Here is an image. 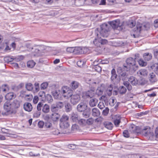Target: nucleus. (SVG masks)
<instances>
[{
	"label": "nucleus",
	"instance_id": "f257e3e1",
	"mask_svg": "<svg viewBox=\"0 0 158 158\" xmlns=\"http://www.w3.org/2000/svg\"><path fill=\"white\" fill-rule=\"evenodd\" d=\"M98 31H97L99 34L103 37H107L108 35V32L110 30L109 26L107 24L104 23L100 26V28H97Z\"/></svg>",
	"mask_w": 158,
	"mask_h": 158
},
{
	"label": "nucleus",
	"instance_id": "f03ea898",
	"mask_svg": "<svg viewBox=\"0 0 158 158\" xmlns=\"http://www.w3.org/2000/svg\"><path fill=\"white\" fill-rule=\"evenodd\" d=\"M128 81H124L123 84L127 87L128 91L131 90L132 88V86L130 83L133 86L137 85L138 83L137 79L133 76H131L129 78Z\"/></svg>",
	"mask_w": 158,
	"mask_h": 158
},
{
	"label": "nucleus",
	"instance_id": "7ed1b4c3",
	"mask_svg": "<svg viewBox=\"0 0 158 158\" xmlns=\"http://www.w3.org/2000/svg\"><path fill=\"white\" fill-rule=\"evenodd\" d=\"M60 125L62 129L68 128L69 126V117L68 116L64 114L60 119Z\"/></svg>",
	"mask_w": 158,
	"mask_h": 158
},
{
	"label": "nucleus",
	"instance_id": "20e7f679",
	"mask_svg": "<svg viewBox=\"0 0 158 158\" xmlns=\"http://www.w3.org/2000/svg\"><path fill=\"white\" fill-rule=\"evenodd\" d=\"M126 62L128 66H130V68L134 71H135L138 68V65L137 64L136 61L133 58L130 57L127 58L126 60Z\"/></svg>",
	"mask_w": 158,
	"mask_h": 158
},
{
	"label": "nucleus",
	"instance_id": "39448f33",
	"mask_svg": "<svg viewBox=\"0 0 158 158\" xmlns=\"http://www.w3.org/2000/svg\"><path fill=\"white\" fill-rule=\"evenodd\" d=\"M3 107L8 114H15L16 113L15 110H13L11 103L9 101H6L4 103Z\"/></svg>",
	"mask_w": 158,
	"mask_h": 158
},
{
	"label": "nucleus",
	"instance_id": "423d86ee",
	"mask_svg": "<svg viewBox=\"0 0 158 158\" xmlns=\"http://www.w3.org/2000/svg\"><path fill=\"white\" fill-rule=\"evenodd\" d=\"M135 28H134V30L138 35H139L142 30H148L149 28V25L147 24L143 26L142 24H137Z\"/></svg>",
	"mask_w": 158,
	"mask_h": 158
},
{
	"label": "nucleus",
	"instance_id": "0eeeda50",
	"mask_svg": "<svg viewBox=\"0 0 158 158\" xmlns=\"http://www.w3.org/2000/svg\"><path fill=\"white\" fill-rule=\"evenodd\" d=\"M81 99L80 96L78 94L72 95L71 96L70 102L73 105L77 104L79 102Z\"/></svg>",
	"mask_w": 158,
	"mask_h": 158
},
{
	"label": "nucleus",
	"instance_id": "6e6552de",
	"mask_svg": "<svg viewBox=\"0 0 158 158\" xmlns=\"http://www.w3.org/2000/svg\"><path fill=\"white\" fill-rule=\"evenodd\" d=\"M81 48L80 47H69L66 49L67 52L69 53H73L74 54L80 53L81 52Z\"/></svg>",
	"mask_w": 158,
	"mask_h": 158
},
{
	"label": "nucleus",
	"instance_id": "1a4fd4ad",
	"mask_svg": "<svg viewBox=\"0 0 158 158\" xmlns=\"http://www.w3.org/2000/svg\"><path fill=\"white\" fill-rule=\"evenodd\" d=\"M109 24L112 28L114 29H117L118 27H120L121 24L120 23V20L117 19L112 22H109Z\"/></svg>",
	"mask_w": 158,
	"mask_h": 158
},
{
	"label": "nucleus",
	"instance_id": "9d476101",
	"mask_svg": "<svg viewBox=\"0 0 158 158\" xmlns=\"http://www.w3.org/2000/svg\"><path fill=\"white\" fill-rule=\"evenodd\" d=\"M87 106L85 102H80L77 106V109L78 111L82 112L84 111L86 109Z\"/></svg>",
	"mask_w": 158,
	"mask_h": 158
},
{
	"label": "nucleus",
	"instance_id": "9b49d317",
	"mask_svg": "<svg viewBox=\"0 0 158 158\" xmlns=\"http://www.w3.org/2000/svg\"><path fill=\"white\" fill-rule=\"evenodd\" d=\"M98 31V29H97L95 31V34L97 35V37H96L95 39L93 41L94 44L96 47H100L101 45V43L100 42V37H99V34L97 31Z\"/></svg>",
	"mask_w": 158,
	"mask_h": 158
},
{
	"label": "nucleus",
	"instance_id": "f8f14e48",
	"mask_svg": "<svg viewBox=\"0 0 158 158\" xmlns=\"http://www.w3.org/2000/svg\"><path fill=\"white\" fill-rule=\"evenodd\" d=\"M94 95L93 91L90 90L84 92L82 94V97L85 99L87 98H91Z\"/></svg>",
	"mask_w": 158,
	"mask_h": 158
},
{
	"label": "nucleus",
	"instance_id": "ddd939ff",
	"mask_svg": "<svg viewBox=\"0 0 158 158\" xmlns=\"http://www.w3.org/2000/svg\"><path fill=\"white\" fill-rule=\"evenodd\" d=\"M20 102L17 100H15L11 103L12 108L13 110L15 109H17L19 108L20 106Z\"/></svg>",
	"mask_w": 158,
	"mask_h": 158
},
{
	"label": "nucleus",
	"instance_id": "4468645a",
	"mask_svg": "<svg viewBox=\"0 0 158 158\" xmlns=\"http://www.w3.org/2000/svg\"><path fill=\"white\" fill-rule=\"evenodd\" d=\"M51 118L53 122H56L58 121L60 117V115L57 113H54L51 115Z\"/></svg>",
	"mask_w": 158,
	"mask_h": 158
},
{
	"label": "nucleus",
	"instance_id": "2eb2a0df",
	"mask_svg": "<svg viewBox=\"0 0 158 158\" xmlns=\"http://www.w3.org/2000/svg\"><path fill=\"white\" fill-rule=\"evenodd\" d=\"M150 67L158 75V63H152L150 64Z\"/></svg>",
	"mask_w": 158,
	"mask_h": 158
},
{
	"label": "nucleus",
	"instance_id": "dca6fc26",
	"mask_svg": "<svg viewBox=\"0 0 158 158\" xmlns=\"http://www.w3.org/2000/svg\"><path fill=\"white\" fill-rule=\"evenodd\" d=\"M24 109L28 112L31 111L32 109V106L31 104L29 102L25 103L23 105Z\"/></svg>",
	"mask_w": 158,
	"mask_h": 158
},
{
	"label": "nucleus",
	"instance_id": "f3484780",
	"mask_svg": "<svg viewBox=\"0 0 158 158\" xmlns=\"http://www.w3.org/2000/svg\"><path fill=\"white\" fill-rule=\"evenodd\" d=\"M52 95L55 99H59L61 98V95L59 90H55L53 91L52 92Z\"/></svg>",
	"mask_w": 158,
	"mask_h": 158
},
{
	"label": "nucleus",
	"instance_id": "a211bd4d",
	"mask_svg": "<svg viewBox=\"0 0 158 158\" xmlns=\"http://www.w3.org/2000/svg\"><path fill=\"white\" fill-rule=\"evenodd\" d=\"M152 55L151 53L149 52H147L143 54V58L145 61H148L152 59Z\"/></svg>",
	"mask_w": 158,
	"mask_h": 158
},
{
	"label": "nucleus",
	"instance_id": "6ab92c4d",
	"mask_svg": "<svg viewBox=\"0 0 158 158\" xmlns=\"http://www.w3.org/2000/svg\"><path fill=\"white\" fill-rule=\"evenodd\" d=\"M148 73V72L145 69H141L137 72L138 75L139 76H146L147 75Z\"/></svg>",
	"mask_w": 158,
	"mask_h": 158
},
{
	"label": "nucleus",
	"instance_id": "aec40b11",
	"mask_svg": "<svg viewBox=\"0 0 158 158\" xmlns=\"http://www.w3.org/2000/svg\"><path fill=\"white\" fill-rule=\"evenodd\" d=\"M92 114L94 117H98L100 115V113L97 108H94L92 110Z\"/></svg>",
	"mask_w": 158,
	"mask_h": 158
},
{
	"label": "nucleus",
	"instance_id": "412c9836",
	"mask_svg": "<svg viewBox=\"0 0 158 158\" xmlns=\"http://www.w3.org/2000/svg\"><path fill=\"white\" fill-rule=\"evenodd\" d=\"M16 95L13 92H10L7 94L5 96L6 99L8 100H11L13 98H15Z\"/></svg>",
	"mask_w": 158,
	"mask_h": 158
},
{
	"label": "nucleus",
	"instance_id": "4be33fe9",
	"mask_svg": "<svg viewBox=\"0 0 158 158\" xmlns=\"http://www.w3.org/2000/svg\"><path fill=\"white\" fill-rule=\"evenodd\" d=\"M98 100L95 98H91L89 102V104L90 106L94 107L97 105Z\"/></svg>",
	"mask_w": 158,
	"mask_h": 158
},
{
	"label": "nucleus",
	"instance_id": "5701e85b",
	"mask_svg": "<svg viewBox=\"0 0 158 158\" xmlns=\"http://www.w3.org/2000/svg\"><path fill=\"white\" fill-rule=\"evenodd\" d=\"M149 79L151 82L153 83L157 81L155 75L153 73H150L149 75Z\"/></svg>",
	"mask_w": 158,
	"mask_h": 158
},
{
	"label": "nucleus",
	"instance_id": "b1692460",
	"mask_svg": "<svg viewBox=\"0 0 158 158\" xmlns=\"http://www.w3.org/2000/svg\"><path fill=\"white\" fill-rule=\"evenodd\" d=\"M111 79L113 82L117 78V75L116 73V71L114 69H113L111 71Z\"/></svg>",
	"mask_w": 158,
	"mask_h": 158
},
{
	"label": "nucleus",
	"instance_id": "393cba45",
	"mask_svg": "<svg viewBox=\"0 0 158 158\" xmlns=\"http://www.w3.org/2000/svg\"><path fill=\"white\" fill-rule=\"evenodd\" d=\"M116 118L114 120V123L115 126L118 127L119 126L120 123L121 117L119 115H117L116 116Z\"/></svg>",
	"mask_w": 158,
	"mask_h": 158
},
{
	"label": "nucleus",
	"instance_id": "a878e982",
	"mask_svg": "<svg viewBox=\"0 0 158 158\" xmlns=\"http://www.w3.org/2000/svg\"><path fill=\"white\" fill-rule=\"evenodd\" d=\"M105 127L109 130H111L113 127V125L112 123L110 122H105L104 123Z\"/></svg>",
	"mask_w": 158,
	"mask_h": 158
},
{
	"label": "nucleus",
	"instance_id": "bb28decb",
	"mask_svg": "<svg viewBox=\"0 0 158 158\" xmlns=\"http://www.w3.org/2000/svg\"><path fill=\"white\" fill-rule=\"evenodd\" d=\"M42 110L43 112L44 113H48L50 110L49 106L46 104L44 105Z\"/></svg>",
	"mask_w": 158,
	"mask_h": 158
},
{
	"label": "nucleus",
	"instance_id": "cd10ccee",
	"mask_svg": "<svg viewBox=\"0 0 158 158\" xmlns=\"http://www.w3.org/2000/svg\"><path fill=\"white\" fill-rule=\"evenodd\" d=\"M138 127L134 124L131 125L129 127L130 131L133 133L137 132V129Z\"/></svg>",
	"mask_w": 158,
	"mask_h": 158
},
{
	"label": "nucleus",
	"instance_id": "c85d7f7f",
	"mask_svg": "<svg viewBox=\"0 0 158 158\" xmlns=\"http://www.w3.org/2000/svg\"><path fill=\"white\" fill-rule=\"evenodd\" d=\"M118 90L120 94H125L127 91L126 88L123 86L119 87Z\"/></svg>",
	"mask_w": 158,
	"mask_h": 158
},
{
	"label": "nucleus",
	"instance_id": "c756f323",
	"mask_svg": "<svg viewBox=\"0 0 158 158\" xmlns=\"http://www.w3.org/2000/svg\"><path fill=\"white\" fill-rule=\"evenodd\" d=\"M65 110L66 112H69L72 110V107L71 105L69 103L67 102L65 105Z\"/></svg>",
	"mask_w": 158,
	"mask_h": 158
},
{
	"label": "nucleus",
	"instance_id": "7c9ffc66",
	"mask_svg": "<svg viewBox=\"0 0 158 158\" xmlns=\"http://www.w3.org/2000/svg\"><path fill=\"white\" fill-rule=\"evenodd\" d=\"M51 110L52 112L57 111L59 110L56 104H53L51 105L50 107Z\"/></svg>",
	"mask_w": 158,
	"mask_h": 158
},
{
	"label": "nucleus",
	"instance_id": "2f4dec72",
	"mask_svg": "<svg viewBox=\"0 0 158 158\" xmlns=\"http://www.w3.org/2000/svg\"><path fill=\"white\" fill-rule=\"evenodd\" d=\"M78 117V116L77 114L73 113L72 114L71 118L73 121L77 122L79 120Z\"/></svg>",
	"mask_w": 158,
	"mask_h": 158
},
{
	"label": "nucleus",
	"instance_id": "473e14b6",
	"mask_svg": "<svg viewBox=\"0 0 158 158\" xmlns=\"http://www.w3.org/2000/svg\"><path fill=\"white\" fill-rule=\"evenodd\" d=\"M45 99L49 103L52 102L53 101L52 96L49 94H47L45 96Z\"/></svg>",
	"mask_w": 158,
	"mask_h": 158
},
{
	"label": "nucleus",
	"instance_id": "72a5a7b5",
	"mask_svg": "<svg viewBox=\"0 0 158 158\" xmlns=\"http://www.w3.org/2000/svg\"><path fill=\"white\" fill-rule=\"evenodd\" d=\"M35 63L33 60H30L27 62V66L30 68H32L35 65Z\"/></svg>",
	"mask_w": 158,
	"mask_h": 158
},
{
	"label": "nucleus",
	"instance_id": "f704fd0d",
	"mask_svg": "<svg viewBox=\"0 0 158 158\" xmlns=\"http://www.w3.org/2000/svg\"><path fill=\"white\" fill-rule=\"evenodd\" d=\"M25 87L27 89L28 91L32 90L33 89V85L31 83H28L26 84Z\"/></svg>",
	"mask_w": 158,
	"mask_h": 158
},
{
	"label": "nucleus",
	"instance_id": "c9c22d12",
	"mask_svg": "<svg viewBox=\"0 0 158 158\" xmlns=\"http://www.w3.org/2000/svg\"><path fill=\"white\" fill-rule=\"evenodd\" d=\"M121 77L120 78L123 80H125L126 79L128 76V75L125 72H122L120 74Z\"/></svg>",
	"mask_w": 158,
	"mask_h": 158
},
{
	"label": "nucleus",
	"instance_id": "e433bc0d",
	"mask_svg": "<svg viewBox=\"0 0 158 158\" xmlns=\"http://www.w3.org/2000/svg\"><path fill=\"white\" fill-rule=\"evenodd\" d=\"M77 122L80 125L82 126H85L86 125V120L84 119H79Z\"/></svg>",
	"mask_w": 158,
	"mask_h": 158
},
{
	"label": "nucleus",
	"instance_id": "4c0bfd02",
	"mask_svg": "<svg viewBox=\"0 0 158 158\" xmlns=\"http://www.w3.org/2000/svg\"><path fill=\"white\" fill-rule=\"evenodd\" d=\"M142 132L145 135H148L150 133L149 129L147 127H145L142 130Z\"/></svg>",
	"mask_w": 158,
	"mask_h": 158
},
{
	"label": "nucleus",
	"instance_id": "58836bf2",
	"mask_svg": "<svg viewBox=\"0 0 158 158\" xmlns=\"http://www.w3.org/2000/svg\"><path fill=\"white\" fill-rule=\"evenodd\" d=\"M48 85L47 82H44L42 83L40 85V88L41 89L44 90L47 88Z\"/></svg>",
	"mask_w": 158,
	"mask_h": 158
},
{
	"label": "nucleus",
	"instance_id": "ea45409f",
	"mask_svg": "<svg viewBox=\"0 0 158 158\" xmlns=\"http://www.w3.org/2000/svg\"><path fill=\"white\" fill-rule=\"evenodd\" d=\"M68 89L67 87H64L62 89V93L63 96L64 97H66V92H67Z\"/></svg>",
	"mask_w": 158,
	"mask_h": 158
},
{
	"label": "nucleus",
	"instance_id": "a19ab883",
	"mask_svg": "<svg viewBox=\"0 0 158 158\" xmlns=\"http://www.w3.org/2000/svg\"><path fill=\"white\" fill-rule=\"evenodd\" d=\"M44 104L42 102H39L38 104L37 109L38 111H41L42 109V107L44 106Z\"/></svg>",
	"mask_w": 158,
	"mask_h": 158
},
{
	"label": "nucleus",
	"instance_id": "79ce46f5",
	"mask_svg": "<svg viewBox=\"0 0 158 158\" xmlns=\"http://www.w3.org/2000/svg\"><path fill=\"white\" fill-rule=\"evenodd\" d=\"M94 122V119L92 118H90L86 120V124L90 125L93 124Z\"/></svg>",
	"mask_w": 158,
	"mask_h": 158
},
{
	"label": "nucleus",
	"instance_id": "37998d69",
	"mask_svg": "<svg viewBox=\"0 0 158 158\" xmlns=\"http://www.w3.org/2000/svg\"><path fill=\"white\" fill-rule=\"evenodd\" d=\"M138 62L139 65L142 66H145L147 65V63L141 59L138 60Z\"/></svg>",
	"mask_w": 158,
	"mask_h": 158
},
{
	"label": "nucleus",
	"instance_id": "c03bdc74",
	"mask_svg": "<svg viewBox=\"0 0 158 158\" xmlns=\"http://www.w3.org/2000/svg\"><path fill=\"white\" fill-rule=\"evenodd\" d=\"M59 109H60L62 108L64 104L63 103L61 102H58L56 103Z\"/></svg>",
	"mask_w": 158,
	"mask_h": 158
},
{
	"label": "nucleus",
	"instance_id": "a18cd8bd",
	"mask_svg": "<svg viewBox=\"0 0 158 158\" xmlns=\"http://www.w3.org/2000/svg\"><path fill=\"white\" fill-rule=\"evenodd\" d=\"M72 88L73 89H75L77 88L78 86V83L77 82L73 81L71 84Z\"/></svg>",
	"mask_w": 158,
	"mask_h": 158
},
{
	"label": "nucleus",
	"instance_id": "49530a36",
	"mask_svg": "<svg viewBox=\"0 0 158 158\" xmlns=\"http://www.w3.org/2000/svg\"><path fill=\"white\" fill-rule=\"evenodd\" d=\"M94 69L96 71L98 72H100L102 71L101 67L98 65L94 66Z\"/></svg>",
	"mask_w": 158,
	"mask_h": 158
},
{
	"label": "nucleus",
	"instance_id": "de8ad7c7",
	"mask_svg": "<svg viewBox=\"0 0 158 158\" xmlns=\"http://www.w3.org/2000/svg\"><path fill=\"white\" fill-rule=\"evenodd\" d=\"M77 65L80 67H82L83 66V65L85 64V62L81 60H79L77 63Z\"/></svg>",
	"mask_w": 158,
	"mask_h": 158
},
{
	"label": "nucleus",
	"instance_id": "09e8293b",
	"mask_svg": "<svg viewBox=\"0 0 158 158\" xmlns=\"http://www.w3.org/2000/svg\"><path fill=\"white\" fill-rule=\"evenodd\" d=\"M103 91L102 89L100 88H98L96 90V92L98 95H100L102 94Z\"/></svg>",
	"mask_w": 158,
	"mask_h": 158
},
{
	"label": "nucleus",
	"instance_id": "8fccbe9b",
	"mask_svg": "<svg viewBox=\"0 0 158 158\" xmlns=\"http://www.w3.org/2000/svg\"><path fill=\"white\" fill-rule=\"evenodd\" d=\"M101 99L103 100L105 103H107L109 100V98H107L106 96H102L101 97Z\"/></svg>",
	"mask_w": 158,
	"mask_h": 158
},
{
	"label": "nucleus",
	"instance_id": "3c124183",
	"mask_svg": "<svg viewBox=\"0 0 158 158\" xmlns=\"http://www.w3.org/2000/svg\"><path fill=\"white\" fill-rule=\"evenodd\" d=\"M33 98V96L32 95L27 94L26 95V99L29 101H30Z\"/></svg>",
	"mask_w": 158,
	"mask_h": 158
},
{
	"label": "nucleus",
	"instance_id": "603ef678",
	"mask_svg": "<svg viewBox=\"0 0 158 158\" xmlns=\"http://www.w3.org/2000/svg\"><path fill=\"white\" fill-rule=\"evenodd\" d=\"M34 86L36 91V92L40 90L39 83L38 82H35L34 84Z\"/></svg>",
	"mask_w": 158,
	"mask_h": 158
},
{
	"label": "nucleus",
	"instance_id": "864d4df0",
	"mask_svg": "<svg viewBox=\"0 0 158 158\" xmlns=\"http://www.w3.org/2000/svg\"><path fill=\"white\" fill-rule=\"evenodd\" d=\"M123 136L125 137L128 138L129 137V135L128 131L127 130H126L123 131Z\"/></svg>",
	"mask_w": 158,
	"mask_h": 158
},
{
	"label": "nucleus",
	"instance_id": "5fc2aeb1",
	"mask_svg": "<svg viewBox=\"0 0 158 158\" xmlns=\"http://www.w3.org/2000/svg\"><path fill=\"white\" fill-rule=\"evenodd\" d=\"M44 125V123L43 121H40L38 124V127L40 128H42Z\"/></svg>",
	"mask_w": 158,
	"mask_h": 158
},
{
	"label": "nucleus",
	"instance_id": "6e6d98bb",
	"mask_svg": "<svg viewBox=\"0 0 158 158\" xmlns=\"http://www.w3.org/2000/svg\"><path fill=\"white\" fill-rule=\"evenodd\" d=\"M72 91L71 90L68 89L67 92H66V97L67 98H69V97H71V96L72 95Z\"/></svg>",
	"mask_w": 158,
	"mask_h": 158
},
{
	"label": "nucleus",
	"instance_id": "4d7b16f0",
	"mask_svg": "<svg viewBox=\"0 0 158 158\" xmlns=\"http://www.w3.org/2000/svg\"><path fill=\"white\" fill-rule=\"evenodd\" d=\"M98 106L100 109H102L104 108L105 106L103 102H100L98 105Z\"/></svg>",
	"mask_w": 158,
	"mask_h": 158
},
{
	"label": "nucleus",
	"instance_id": "13d9d810",
	"mask_svg": "<svg viewBox=\"0 0 158 158\" xmlns=\"http://www.w3.org/2000/svg\"><path fill=\"white\" fill-rule=\"evenodd\" d=\"M100 43H101V45L102 44H104L106 43L107 42V41L105 39H103L101 38L100 37Z\"/></svg>",
	"mask_w": 158,
	"mask_h": 158
},
{
	"label": "nucleus",
	"instance_id": "bf43d9fd",
	"mask_svg": "<svg viewBox=\"0 0 158 158\" xmlns=\"http://www.w3.org/2000/svg\"><path fill=\"white\" fill-rule=\"evenodd\" d=\"M109 109L107 107H106L105 109L103 111V114L105 115H107L109 112Z\"/></svg>",
	"mask_w": 158,
	"mask_h": 158
},
{
	"label": "nucleus",
	"instance_id": "052dcab7",
	"mask_svg": "<svg viewBox=\"0 0 158 158\" xmlns=\"http://www.w3.org/2000/svg\"><path fill=\"white\" fill-rule=\"evenodd\" d=\"M40 112L39 111L35 112L34 114V116L35 117L38 118L40 115Z\"/></svg>",
	"mask_w": 158,
	"mask_h": 158
},
{
	"label": "nucleus",
	"instance_id": "680f3d73",
	"mask_svg": "<svg viewBox=\"0 0 158 158\" xmlns=\"http://www.w3.org/2000/svg\"><path fill=\"white\" fill-rule=\"evenodd\" d=\"M89 114V111H84L83 113V115L84 117L87 118L88 117Z\"/></svg>",
	"mask_w": 158,
	"mask_h": 158
},
{
	"label": "nucleus",
	"instance_id": "e2e57ef3",
	"mask_svg": "<svg viewBox=\"0 0 158 158\" xmlns=\"http://www.w3.org/2000/svg\"><path fill=\"white\" fill-rule=\"evenodd\" d=\"M39 100L38 97L37 96H34L33 99V102L34 103L36 104L37 103Z\"/></svg>",
	"mask_w": 158,
	"mask_h": 158
},
{
	"label": "nucleus",
	"instance_id": "0e129e2a",
	"mask_svg": "<svg viewBox=\"0 0 158 158\" xmlns=\"http://www.w3.org/2000/svg\"><path fill=\"white\" fill-rule=\"evenodd\" d=\"M135 22H134L131 20L130 22L128 24L129 26L131 28H132L135 25Z\"/></svg>",
	"mask_w": 158,
	"mask_h": 158
},
{
	"label": "nucleus",
	"instance_id": "69168bd1",
	"mask_svg": "<svg viewBox=\"0 0 158 158\" xmlns=\"http://www.w3.org/2000/svg\"><path fill=\"white\" fill-rule=\"evenodd\" d=\"M68 147L70 149H74L76 148V145L73 144H69L68 145Z\"/></svg>",
	"mask_w": 158,
	"mask_h": 158
},
{
	"label": "nucleus",
	"instance_id": "338daca9",
	"mask_svg": "<svg viewBox=\"0 0 158 158\" xmlns=\"http://www.w3.org/2000/svg\"><path fill=\"white\" fill-rule=\"evenodd\" d=\"M2 87H6V88L3 89V91L4 92L8 90L9 89V87L8 86V85L6 84L3 85H2Z\"/></svg>",
	"mask_w": 158,
	"mask_h": 158
},
{
	"label": "nucleus",
	"instance_id": "774afa93",
	"mask_svg": "<svg viewBox=\"0 0 158 158\" xmlns=\"http://www.w3.org/2000/svg\"><path fill=\"white\" fill-rule=\"evenodd\" d=\"M45 126L47 128H50L52 127V124L49 122H47L45 123Z\"/></svg>",
	"mask_w": 158,
	"mask_h": 158
}]
</instances>
